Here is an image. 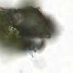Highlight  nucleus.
I'll return each mask as SVG.
<instances>
[{"instance_id":"f257e3e1","label":"nucleus","mask_w":73,"mask_h":73,"mask_svg":"<svg viewBox=\"0 0 73 73\" xmlns=\"http://www.w3.org/2000/svg\"><path fill=\"white\" fill-rule=\"evenodd\" d=\"M49 31L45 33L43 36H41V35H43V33H40L39 34H38L37 35L39 36H40V38H42L43 37L47 38H50L51 35H52V33H54V29H50V27L49 28Z\"/></svg>"},{"instance_id":"f03ea898","label":"nucleus","mask_w":73,"mask_h":73,"mask_svg":"<svg viewBox=\"0 0 73 73\" xmlns=\"http://www.w3.org/2000/svg\"><path fill=\"white\" fill-rule=\"evenodd\" d=\"M35 46L32 42H31V44L25 47L20 48V49L23 50L25 51H26L27 50H35Z\"/></svg>"},{"instance_id":"7ed1b4c3","label":"nucleus","mask_w":73,"mask_h":73,"mask_svg":"<svg viewBox=\"0 0 73 73\" xmlns=\"http://www.w3.org/2000/svg\"><path fill=\"white\" fill-rule=\"evenodd\" d=\"M35 45L38 49H41L42 47H43L44 45V43L43 41H42L41 42V44L39 45L36 44Z\"/></svg>"},{"instance_id":"20e7f679","label":"nucleus","mask_w":73,"mask_h":73,"mask_svg":"<svg viewBox=\"0 0 73 73\" xmlns=\"http://www.w3.org/2000/svg\"><path fill=\"white\" fill-rule=\"evenodd\" d=\"M2 43H3L5 45V46H13V45L12 44H9L8 43H7L4 42L3 41H2Z\"/></svg>"},{"instance_id":"39448f33","label":"nucleus","mask_w":73,"mask_h":73,"mask_svg":"<svg viewBox=\"0 0 73 73\" xmlns=\"http://www.w3.org/2000/svg\"><path fill=\"white\" fill-rule=\"evenodd\" d=\"M29 42H31V40H30V39H29Z\"/></svg>"},{"instance_id":"423d86ee","label":"nucleus","mask_w":73,"mask_h":73,"mask_svg":"<svg viewBox=\"0 0 73 73\" xmlns=\"http://www.w3.org/2000/svg\"><path fill=\"white\" fill-rule=\"evenodd\" d=\"M36 37H37V36H36Z\"/></svg>"}]
</instances>
